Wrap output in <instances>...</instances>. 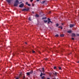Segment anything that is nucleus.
Returning a JSON list of instances; mask_svg holds the SVG:
<instances>
[{
    "label": "nucleus",
    "mask_w": 79,
    "mask_h": 79,
    "mask_svg": "<svg viewBox=\"0 0 79 79\" xmlns=\"http://www.w3.org/2000/svg\"><path fill=\"white\" fill-rule=\"evenodd\" d=\"M18 3H19V1H18V0H16L14 4V6H17L18 5Z\"/></svg>",
    "instance_id": "obj_1"
},
{
    "label": "nucleus",
    "mask_w": 79,
    "mask_h": 79,
    "mask_svg": "<svg viewBox=\"0 0 79 79\" xmlns=\"http://www.w3.org/2000/svg\"><path fill=\"white\" fill-rule=\"evenodd\" d=\"M48 24H49L50 23H53V22H52L51 20H50V19L49 18H48Z\"/></svg>",
    "instance_id": "obj_2"
},
{
    "label": "nucleus",
    "mask_w": 79,
    "mask_h": 79,
    "mask_svg": "<svg viewBox=\"0 0 79 79\" xmlns=\"http://www.w3.org/2000/svg\"><path fill=\"white\" fill-rule=\"evenodd\" d=\"M52 73L54 76H56L57 75V73L55 71H53Z\"/></svg>",
    "instance_id": "obj_3"
},
{
    "label": "nucleus",
    "mask_w": 79,
    "mask_h": 79,
    "mask_svg": "<svg viewBox=\"0 0 79 79\" xmlns=\"http://www.w3.org/2000/svg\"><path fill=\"white\" fill-rule=\"evenodd\" d=\"M75 26V25H74V24H71L70 25V27L72 28L73 27H74Z\"/></svg>",
    "instance_id": "obj_4"
},
{
    "label": "nucleus",
    "mask_w": 79,
    "mask_h": 79,
    "mask_svg": "<svg viewBox=\"0 0 79 79\" xmlns=\"http://www.w3.org/2000/svg\"><path fill=\"white\" fill-rule=\"evenodd\" d=\"M23 6H24V4L22 3V4H20L19 6V7H20V8H23Z\"/></svg>",
    "instance_id": "obj_5"
},
{
    "label": "nucleus",
    "mask_w": 79,
    "mask_h": 79,
    "mask_svg": "<svg viewBox=\"0 0 79 79\" xmlns=\"http://www.w3.org/2000/svg\"><path fill=\"white\" fill-rule=\"evenodd\" d=\"M76 36V34L74 33H72V37H74Z\"/></svg>",
    "instance_id": "obj_6"
},
{
    "label": "nucleus",
    "mask_w": 79,
    "mask_h": 79,
    "mask_svg": "<svg viewBox=\"0 0 79 79\" xmlns=\"http://www.w3.org/2000/svg\"><path fill=\"white\" fill-rule=\"evenodd\" d=\"M67 32H68V33H69V34H70V33H71L72 31H71L70 30V31H67Z\"/></svg>",
    "instance_id": "obj_7"
},
{
    "label": "nucleus",
    "mask_w": 79,
    "mask_h": 79,
    "mask_svg": "<svg viewBox=\"0 0 79 79\" xmlns=\"http://www.w3.org/2000/svg\"><path fill=\"white\" fill-rule=\"evenodd\" d=\"M27 75L28 76H30V73L29 72H27L26 73Z\"/></svg>",
    "instance_id": "obj_8"
},
{
    "label": "nucleus",
    "mask_w": 79,
    "mask_h": 79,
    "mask_svg": "<svg viewBox=\"0 0 79 79\" xmlns=\"http://www.w3.org/2000/svg\"><path fill=\"white\" fill-rule=\"evenodd\" d=\"M43 75V73H41V74L40 75V77H42Z\"/></svg>",
    "instance_id": "obj_9"
},
{
    "label": "nucleus",
    "mask_w": 79,
    "mask_h": 79,
    "mask_svg": "<svg viewBox=\"0 0 79 79\" xmlns=\"http://www.w3.org/2000/svg\"><path fill=\"white\" fill-rule=\"evenodd\" d=\"M45 1H44L42 2L41 3L42 4H44V3H45Z\"/></svg>",
    "instance_id": "obj_10"
},
{
    "label": "nucleus",
    "mask_w": 79,
    "mask_h": 79,
    "mask_svg": "<svg viewBox=\"0 0 79 79\" xmlns=\"http://www.w3.org/2000/svg\"><path fill=\"white\" fill-rule=\"evenodd\" d=\"M33 73V71H31L30 72H29V73H30V74H32Z\"/></svg>",
    "instance_id": "obj_11"
},
{
    "label": "nucleus",
    "mask_w": 79,
    "mask_h": 79,
    "mask_svg": "<svg viewBox=\"0 0 79 79\" xmlns=\"http://www.w3.org/2000/svg\"><path fill=\"white\" fill-rule=\"evenodd\" d=\"M29 8L26 9V11H29Z\"/></svg>",
    "instance_id": "obj_12"
},
{
    "label": "nucleus",
    "mask_w": 79,
    "mask_h": 79,
    "mask_svg": "<svg viewBox=\"0 0 79 79\" xmlns=\"http://www.w3.org/2000/svg\"><path fill=\"white\" fill-rule=\"evenodd\" d=\"M35 16H36V17L38 18V17H39V15H38V14H36L35 15Z\"/></svg>",
    "instance_id": "obj_13"
},
{
    "label": "nucleus",
    "mask_w": 79,
    "mask_h": 79,
    "mask_svg": "<svg viewBox=\"0 0 79 79\" xmlns=\"http://www.w3.org/2000/svg\"><path fill=\"white\" fill-rule=\"evenodd\" d=\"M60 37H64V34L60 35Z\"/></svg>",
    "instance_id": "obj_14"
},
{
    "label": "nucleus",
    "mask_w": 79,
    "mask_h": 79,
    "mask_svg": "<svg viewBox=\"0 0 79 79\" xmlns=\"http://www.w3.org/2000/svg\"><path fill=\"white\" fill-rule=\"evenodd\" d=\"M42 70L43 73H44V72H45V70H44V68H42Z\"/></svg>",
    "instance_id": "obj_15"
},
{
    "label": "nucleus",
    "mask_w": 79,
    "mask_h": 79,
    "mask_svg": "<svg viewBox=\"0 0 79 79\" xmlns=\"http://www.w3.org/2000/svg\"><path fill=\"white\" fill-rule=\"evenodd\" d=\"M58 36H59V35L58 34H57L55 35V37H58Z\"/></svg>",
    "instance_id": "obj_16"
},
{
    "label": "nucleus",
    "mask_w": 79,
    "mask_h": 79,
    "mask_svg": "<svg viewBox=\"0 0 79 79\" xmlns=\"http://www.w3.org/2000/svg\"><path fill=\"white\" fill-rule=\"evenodd\" d=\"M45 78V77L44 76H43L41 77V78L42 79H44Z\"/></svg>",
    "instance_id": "obj_17"
},
{
    "label": "nucleus",
    "mask_w": 79,
    "mask_h": 79,
    "mask_svg": "<svg viewBox=\"0 0 79 79\" xmlns=\"http://www.w3.org/2000/svg\"><path fill=\"white\" fill-rule=\"evenodd\" d=\"M28 19L29 21H31V17H29Z\"/></svg>",
    "instance_id": "obj_18"
},
{
    "label": "nucleus",
    "mask_w": 79,
    "mask_h": 79,
    "mask_svg": "<svg viewBox=\"0 0 79 79\" xmlns=\"http://www.w3.org/2000/svg\"><path fill=\"white\" fill-rule=\"evenodd\" d=\"M47 21H48L47 20H44V22L45 23H47Z\"/></svg>",
    "instance_id": "obj_19"
},
{
    "label": "nucleus",
    "mask_w": 79,
    "mask_h": 79,
    "mask_svg": "<svg viewBox=\"0 0 79 79\" xmlns=\"http://www.w3.org/2000/svg\"><path fill=\"white\" fill-rule=\"evenodd\" d=\"M54 69H56V66H54Z\"/></svg>",
    "instance_id": "obj_20"
},
{
    "label": "nucleus",
    "mask_w": 79,
    "mask_h": 79,
    "mask_svg": "<svg viewBox=\"0 0 79 79\" xmlns=\"http://www.w3.org/2000/svg\"><path fill=\"white\" fill-rule=\"evenodd\" d=\"M20 78V77H17L15 79H19V78Z\"/></svg>",
    "instance_id": "obj_21"
},
{
    "label": "nucleus",
    "mask_w": 79,
    "mask_h": 79,
    "mask_svg": "<svg viewBox=\"0 0 79 79\" xmlns=\"http://www.w3.org/2000/svg\"><path fill=\"white\" fill-rule=\"evenodd\" d=\"M27 5H28V6H31V4H28Z\"/></svg>",
    "instance_id": "obj_22"
},
{
    "label": "nucleus",
    "mask_w": 79,
    "mask_h": 79,
    "mask_svg": "<svg viewBox=\"0 0 79 79\" xmlns=\"http://www.w3.org/2000/svg\"><path fill=\"white\" fill-rule=\"evenodd\" d=\"M59 25L57 23L56 24V27H58V26Z\"/></svg>",
    "instance_id": "obj_23"
},
{
    "label": "nucleus",
    "mask_w": 79,
    "mask_h": 79,
    "mask_svg": "<svg viewBox=\"0 0 79 79\" xmlns=\"http://www.w3.org/2000/svg\"><path fill=\"white\" fill-rule=\"evenodd\" d=\"M58 68L59 69H61V67H58Z\"/></svg>",
    "instance_id": "obj_24"
},
{
    "label": "nucleus",
    "mask_w": 79,
    "mask_h": 79,
    "mask_svg": "<svg viewBox=\"0 0 79 79\" xmlns=\"http://www.w3.org/2000/svg\"><path fill=\"white\" fill-rule=\"evenodd\" d=\"M22 11H26V9H24L22 10Z\"/></svg>",
    "instance_id": "obj_25"
},
{
    "label": "nucleus",
    "mask_w": 79,
    "mask_h": 79,
    "mask_svg": "<svg viewBox=\"0 0 79 79\" xmlns=\"http://www.w3.org/2000/svg\"><path fill=\"white\" fill-rule=\"evenodd\" d=\"M28 4V2H26V3H25V4L26 5H27Z\"/></svg>",
    "instance_id": "obj_26"
},
{
    "label": "nucleus",
    "mask_w": 79,
    "mask_h": 79,
    "mask_svg": "<svg viewBox=\"0 0 79 79\" xmlns=\"http://www.w3.org/2000/svg\"><path fill=\"white\" fill-rule=\"evenodd\" d=\"M45 60H46V61H47V60H48V58H45Z\"/></svg>",
    "instance_id": "obj_27"
},
{
    "label": "nucleus",
    "mask_w": 79,
    "mask_h": 79,
    "mask_svg": "<svg viewBox=\"0 0 79 79\" xmlns=\"http://www.w3.org/2000/svg\"><path fill=\"white\" fill-rule=\"evenodd\" d=\"M60 29H63V28H62V26H60Z\"/></svg>",
    "instance_id": "obj_28"
},
{
    "label": "nucleus",
    "mask_w": 79,
    "mask_h": 79,
    "mask_svg": "<svg viewBox=\"0 0 79 79\" xmlns=\"http://www.w3.org/2000/svg\"><path fill=\"white\" fill-rule=\"evenodd\" d=\"M25 78V76H23V79H24V78Z\"/></svg>",
    "instance_id": "obj_29"
},
{
    "label": "nucleus",
    "mask_w": 79,
    "mask_h": 79,
    "mask_svg": "<svg viewBox=\"0 0 79 79\" xmlns=\"http://www.w3.org/2000/svg\"><path fill=\"white\" fill-rule=\"evenodd\" d=\"M49 14H51V11H49L48 12Z\"/></svg>",
    "instance_id": "obj_30"
},
{
    "label": "nucleus",
    "mask_w": 79,
    "mask_h": 79,
    "mask_svg": "<svg viewBox=\"0 0 79 79\" xmlns=\"http://www.w3.org/2000/svg\"><path fill=\"white\" fill-rule=\"evenodd\" d=\"M30 2H33V0H30Z\"/></svg>",
    "instance_id": "obj_31"
},
{
    "label": "nucleus",
    "mask_w": 79,
    "mask_h": 79,
    "mask_svg": "<svg viewBox=\"0 0 79 79\" xmlns=\"http://www.w3.org/2000/svg\"><path fill=\"white\" fill-rule=\"evenodd\" d=\"M32 53H35V51H32Z\"/></svg>",
    "instance_id": "obj_32"
},
{
    "label": "nucleus",
    "mask_w": 79,
    "mask_h": 79,
    "mask_svg": "<svg viewBox=\"0 0 79 79\" xmlns=\"http://www.w3.org/2000/svg\"><path fill=\"white\" fill-rule=\"evenodd\" d=\"M72 40H74V38H72Z\"/></svg>",
    "instance_id": "obj_33"
},
{
    "label": "nucleus",
    "mask_w": 79,
    "mask_h": 79,
    "mask_svg": "<svg viewBox=\"0 0 79 79\" xmlns=\"http://www.w3.org/2000/svg\"><path fill=\"white\" fill-rule=\"evenodd\" d=\"M37 2H39V0H36Z\"/></svg>",
    "instance_id": "obj_34"
},
{
    "label": "nucleus",
    "mask_w": 79,
    "mask_h": 79,
    "mask_svg": "<svg viewBox=\"0 0 79 79\" xmlns=\"http://www.w3.org/2000/svg\"><path fill=\"white\" fill-rule=\"evenodd\" d=\"M32 13L34 14V11L32 12Z\"/></svg>",
    "instance_id": "obj_35"
},
{
    "label": "nucleus",
    "mask_w": 79,
    "mask_h": 79,
    "mask_svg": "<svg viewBox=\"0 0 79 79\" xmlns=\"http://www.w3.org/2000/svg\"><path fill=\"white\" fill-rule=\"evenodd\" d=\"M77 35L78 36H79V34H77Z\"/></svg>",
    "instance_id": "obj_36"
},
{
    "label": "nucleus",
    "mask_w": 79,
    "mask_h": 79,
    "mask_svg": "<svg viewBox=\"0 0 79 79\" xmlns=\"http://www.w3.org/2000/svg\"><path fill=\"white\" fill-rule=\"evenodd\" d=\"M77 63H79V61H78L77 62Z\"/></svg>",
    "instance_id": "obj_37"
},
{
    "label": "nucleus",
    "mask_w": 79,
    "mask_h": 79,
    "mask_svg": "<svg viewBox=\"0 0 79 79\" xmlns=\"http://www.w3.org/2000/svg\"><path fill=\"white\" fill-rule=\"evenodd\" d=\"M25 44H27V43L25 42Z\"/></svg>",
    "instance_id": "obj_38"
},
{
    "label": "nucleus",
    "mask_w": 79,
    "mask_h": 79,
    "mask_svg": "<svg viewBox=\"0 0 79 79\" xmlns=\"http://www.w3.org/2000/svg\"><path fill=\"white\" fill-rule=\"evenodd\" d=\"M40 72H42V70H40Z\"/></svg>",
    "instance_id": "obj_39"
},
{
    "label": "nucleus",
    "mask_w": 79,
    "mask_h": 79,
    "mask_svg": "<svg viewBox=\"0 0 79 79\" xmlns=\"http://www.w3.org/2000/svg\"><path fill=\"white\" fill-rule=\"evenodd\" d=\"M43 75H45V74H43Z\"/></svg>",
    "instance_id": "obj_40"
},
{
    "label": "nucleus",
    "mask_w": 79,
    "mask_h": 79,
    "mask_svg": "<svg viewBox=\"0 0 79 79\" xmlns=\"http://www.w3.org/2000/svg\"><path fill=\"white\" fill-rule=\"evenodd\" d=\"M47 79H50V78H48Z\"/></svg>",
    "instance_id": "obj_41"
},
{
    "label": "nucleus",
    "mask_w": 79,
    "mask_h": 79,
    "mask_svg": "<svg viewBox=\"0 0 79 79\" xmlns=\"http://www.w3.org/2000/svg\"><path fill=\"white\" fill-rule=\"evenodd\" d=\"M61 24H62V25H63V24H64V23H62Z\"/></svg>",
    "instance_id": "obj_42"
},
{
    "label": "nucleus",
    "mask_w": 79,
    "mask_h": 79,
    "mask_svg": "<svg viewBox=\"0 0 79 79\" xmlns=\"http://www.w3.org/2000/svg\"><path fill=\"white\" fill-rule=\"evenodd\" d=\"M39 53H40V51L39 52Z\"/></svg>",
    "instance_id": "obj_43"
},
{
    "label": "nucleus",
    "mask_w": 79,
    "mask_h": 79,
    "mask_svg": "<svg viewBox=\"0 0 79 79\" xmlns=\"http://www.w3.org/2000/svg\"><path fill=\"white\" fill-rule=\"evenodd\" d=\"M58 27H59V28H60V27L59 26Z\"/></svg>",
    "instance_id": "obj_44"
},
{
    "label": "nucleus",
    "mask_w": 79,
    "mask_h": 79,
    "mask_svg": "<svg viewBox=\"0 0 79 79\" xmlns=\"http://www.w3.org/2000/svg\"><path fill=\"white\" fill-rule=\"evenodd\" d=\"M32 6H34V5H33V4L32 5Z\"/></svg>",
    "instance_id": "obj_45"
},
{
    "label": "nucleus",
    "mask_w": 79,
    "mask_h": 79,
    "mask_svg": "<svg viewBox=\"0 0 79 79\" xmlns=\"http://www.w3.org/2000/svg\"><path fill=\"white\" fill-rule=\"evenodd\" d=\"M57 79H58V78H57Z\"/></svg>",
    "instance_id": "obj_46"
}]
</instances>
